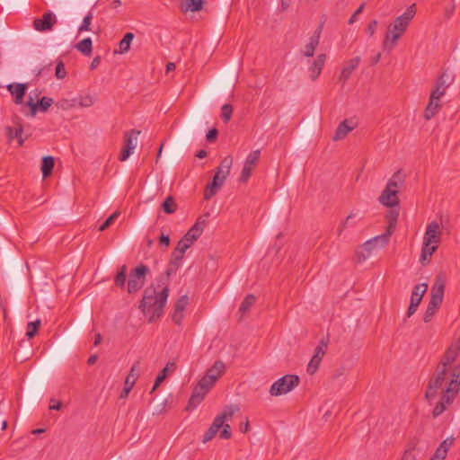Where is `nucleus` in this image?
<instances>
[{
	"label": "nucleus",
	"mask_w": 460,
	"mask_h": 460,
	"mask_svg": "<svg viewBox=\"0 0 460 460\" xmlns=\"http://www.w3.org/2000/svg\"><path fill=\"white\" fill-rule=\"evenodd\" d=\"M208 214H206V215H203V216L198 217L197 221L195 222V224L192 226L196 227L197 230L202 234L207 224H208Z\"/></svg>",
	"instance_id": "nucleus-53"
},
{
	"label": "nucleus",
	"mask_w": 460,
	"mask_h": 460,
	"mask_svg": "<svg viewBox=\"0 0 460 460\" xmlns=\"http://www.w3.org/2000/svg\"><path fill=\"white\" fill-rule=\"evenodd\" d=\"M445 384L447 385L445 381L441 380L438 375H433L429 382L428 388L425 393L426 399L429 401L434 399Z\"/></svg>",
	"instance_id": "nucleus-14"
},
{
	"label": "nucleus",
	"mask_w": 460,
	"mask_h": 460,
	"mask_svg": "<svg viewBox=\"0 0 460 460\" xmlns=\"http://www.w3.org/2000/svg\"><path fill=\"white\" fill-rule=\"evenodd\" d=\"M428 285L426 283L418 284L414 287L411 296V304L420 305L423 296L427 292Z\"/></svg>",
	"instance_id": "nucleus-30"
},
{
	"label": "nucleus",
	"mask_w": 460,
	"mask_h": 460,
	"mask_svg": "<svg viewBox=\"0 0 460 460\" xmlns=\"http://www.w3.org/2000/svg\"><path fill=\"white\" fill-rule=\"evenodd\" d=\"M460 386V363L452 370L451 380L448 386L443 390L442 396L439 402L436 404L433 409L432 415L434 418L440 416L447 408L452 404L456 395L459 392Z\"/></svg>",
	"instance_id": "nucleus-2"
},
{
	"label": "nucleus",
	"mask_w": 460,
	"mask_h": 460,
	"mask_svg": "<svg viewBox=\"0 0 460 460\" xmlns=\"http://www.w3.org/2000/svg\"><path fill=\"white\" fill-rule=\"evenodd\" d=\"M225 368V363L221 360H217L213 366L207 370L205 375L208 376L212 381L217 382V379L224 374Z\"/></svg>",
	"instance_id": "nucleus-28"
},
{
	"label": "nucleus",
	"mask_w": 460,
	"mask_h": 460,
	"mask_svg": "<svg viewBox=\"0 0 460 460\" xmlns=\"http://www.w3.org/2000/svg\"><path fill=\"white\" fill-rule=\"evenodd\" d=\"M6 134L9 139L16 138L18 140L19 146H22L24 143V139L22 137V126L18 123L16 128L6 127Z\"/></svg>",
	"instance_id": "nucleus-35"
},
{
	"label": "nucleus",
	"mask_w": 460,
	"mask_h": 460,
	"mask_svg": "<svg viewBox=\"0 0 460 460\" xmlns=\"http://www.w3.org/2000/svg\"><path fill=\"white\" fill-rule=\"evenodd\" d=\"M355 217L354 214H349L346 218L345 220L338 227V231H337V234L338 235H341V233L349 226H351L350 224V220Z\"/></svg>",
	"instance_id": "nucleus-58"
},
{
	"label": "nucleus",
	"mask_w": 460,
	"mask_h": 460,
	"mask_svg": "<svg viewBox=\"0 0 460 460\" xmlns=\"http://www.w3.org/2000/svg\"><path fill=\"white\" fill-rule=\"evenodd\" d=\"M139 363H140L139 361H137L131 367L130 371H129L128 376L126 377L124 388H123L122 392L120 393L119 398H121V399L127 398L128 396V394L134 387L136 380L137 379V377L139 376V369H138Z\"/></svg>",
	"instance_id": "nucleus-11"
},
{
	"label": "nucleus",
	"mask_w": 460,
	"mask_h": 460,
	"mask_svg": "<svg viewBox=\"0 0 460 460\" xmlns=\"http://www.w3.org/2000/svg\"><path fill=\"white\" fill-rule=\"evenodd\" d=\"M217 135H218L217 129L212 128L208 132V134L206 136V139L208 142L212 143L217 139Z\"/></svg>",
	"instance_id": "nucleus-62"
},
{
	"label": "nucleus",
	"mask_w": 460,
	"mask_h": 460,
	"mask_svg": "<svg viewBox=\"0 0 460 460\" xmlns=\"http://www.w3.org/2000/svg\"><path fill=\"white\" fill-rule=\"evenodd\" d=\"M413 450V447L406 449L402 455V460H417Z\"/></svg>",
	"instance_id": "nucleus-61"
},
{
	"label": "nucleus",
	"mask_w": 460,
	"mask_h": 460,
	"mask_svg": "<svg viewBox=\"0 0 460 460\" xmlns=\"http://www.w3.org/2000/svg\"><path fill=\"white\" fill-rule=\"evenodd\" d=\"M238 410L237 407L228 406L224 410L223 412L218 414L213 420L209 429L206 431L203 437V442L206 443L211 440L216 434L222 428L219 433V438L222 439H229L232 436L231 427L228 424H225L226 420H231L234 412Z\"/></svg>",
	"instance_id": "nucleus-3"
},
{
	"label": "nucleus",
	"mask_w": 460,
	"mask_h": 460,
	"mask_svg": "<svg viewBox=\"0 0 460 460\" xmlns=\"http://www.w3.org/2000/svg\"><path fill=\"white\" fill-rule=\"evenodd\" d=\"M360 63V58L355 57L349 59L345 66L342 67L341 74L339 75L338 81L344 85L349 78L350 77L352 72L358 66Z\"/></svg>",
	"instance_id": "nucleus-15"
},
{
	"label": "nucleus",
	"mask_w": 460,
	"mask_h": 460,
	"mask_svg": "<svg viewBox=\"0 0 460 460\" xmlns=\"http://www.w3.org/2000/svg\"><path fill=\"white\" fill-rule=\"evenodd\" d=\"M460 352V338L454 341L446 350L443 358L440 360V363H445V365L448 367H454L458 354Z\"/></svg>",
	"instance_id": "nucleus-12"
},
{
	"label": "nucleus",
	"mask_w": 460,
	"mask_h": 460,
	"mask_svg": "<svg viewBox=\"0 0 460 460\" xmlns=\"http://www.w3.org/2000/svg\"><path fill=\"white\" fill-rule=\"evenodd\" d=\"M439 240V225L433 221L426 228L423 243L428 246V243H438Z\"/></svg>",
	"instance_id": "nucleus-20"
},
{
	"label": "nucleus",
	"mask_w": 460,
	"mask_h": 460,
	"mask_svg": "<svg viewBox=\"0 0 460 460\" xmlns=\"http://www.w3.org/2000/svg\"><path fill=\"white\" fill-rule=\"evenodd\" d=\"M52 103L53 99L49 97L44 96L39 101V102H34L32 97L30 96L26 105L31 108V115L35 116L38 109H40L41 111L45 112L49 110Z\"/></svg>",
	"instance_id": "nucleus-19"
},
{
	"label": "nucleus",
	"mask_w": 460,
	"mask_h": 460,
	"mask_svg": "<svg viewBox=\"0 0 460 460\" xmlns=\"http://www.w3.org/2000/svg\"><path fill=\"white\" fill-rule=\"evenodd\" d=\"M203 4L204 0H185V8L183 11L198 12L202 9Z\"/></svg>",
	"instance_id": "nucleus-44"
},
{
	"label": "nucleus",
	"mask_w": 460,
	"mask_h": 460,
	"mask_svg": "<svg viewBox=\"0 0 460 460\" xmlns=\"http://www.w3.org/2000/svg\"><path fill=\"white\" fill-rule=\"evenodd\" d=\"M377 248V245L376 243H373V241L370 239L368 241H367L363 245L362 247L360 248V250H358L357 252V255L358 257V261H364L366 260L367 258H368L372 252Z\"/></svg>",
	"instance_id": "nucleus-31"
},
{
	"label": "nucleus",
	"mask_w": 460,
	"mask_h": 460,
	"mask_svg": "<svg viewBox=\"0 0 460 460\" xmlns=\"http://www.w3.org/2000/svg\"><path fill=\"white\" fill-rule=\"evenodd\" d=\"M28 85L27 84L13 83L7 85V90L14 97L13 102L16 104H22L25 96Z\"/></svg>",
	"instance_id": "nucleus-18"
},
{
	"label": "nucleus",
	"mask_w": 460,
	"mask_h": 460,
	"mask_svg": "<svg viewBox=\"0 0 460 460\" xmlns=\"http://www.w3.org/2000/svg\"><path fill=\"white\" fill-rule=\"evenodd\" d=\"M444 296V283L438 279L436 280L435 284L431 288L429 304L439 308L443 302Z\"/></svg>",
	"instance_id": "nucleus-17"
},
{
	"label": "nucleus",
	"mask_w": 460,
	"mask_h": 460,
	"mask_svg": "<svg viewBox=\"0 0 460 460\" xmlns=\"http://www.w3.org/2000/svg\"><path fill=\"white\" fill-rule=\"evenodd\" d=\"M150 273V269L145 264H138L132 269L128 274L127 282V291L128 294H135L143 288L146 283V276Z\"/></svg>",
	"instance_id": "nucleus-5"
},
{
	"label": "nucleus",
	"mask_w": 460,
	"mask_h": 460,
	"mask_svg": "<svg viewBox=\"0 0 460 460\" xmlns=\"http://www.w3.org/2000/svg\"><path fill=\"white\" fill-rule=\"evenodd\" d=\"M140 133V130L137 129L127 131L124 136V146L134 150L137 146V138Z\"/></svg>",
	"instance_id": "nucleus-33"
},
{
	"label": "nucleus",
	"mask_w": 460,
	"mask_h": 460,
	"mask_svg": "<svg viewBox=\"0 0 460 460\" xmlns=\"http://www.w3.org/2000/svg\"><path fill=\"white\" fill-rule=\"evenodd\" d=\"M201 235V233L197 230L196 227L191 226L188 232L184 234V238L189 241L191 244L198 240V238Z\"/></svg>",
	"instance_id": "nucleus-48"
},
{
	"label": "nucleus",
	"mask_w": 460,
	"mask_h": 460,
	"mask_svg": "<svg viewBox=\"0 0 460 460\" xmlns=\"http://www.w3.org/2000/svg\"><path fill=\"white\" fill-rule=\"evenodd\" d=\"M54 165H55V161L52 156L46 155L42 158L41 172H42L43 178H47L51 174Z\"/></svg>",
	"instance_id": "nucleus-36"
},
{
	"label": "nucleus",
	"mask_w": 460,
	"mask_h": 460,
	"mask_svg": "<svg viewBox=\"0 0 460 460\" xmlns=\"http://www.w3.org/2000/svg\"><path fill=\"white\" fill-rule=\"evenodd\" d=\"M256 301L255 296L249 294L247 295L243 301L241 303L239 307V313L241 314V316H244L250 309L253 306L254 303Z\"/></svg>",
	"instance_id": "nucleus-37"
},
{
	"label": "nucleus",
	"mask_w": 460,
	"mask_h": 460,
	"mask_svg": "<svg viewBox=\"0 0 460 460\" xmlns=\"http://www.w3.org/2000/svg\"><path fill=\"white\" fill-rule=\"evenodd\" d=\"M398 192L385 189L379 197V201L387 208H393L399 204Z\"/></svg>",
	"instance_id": "nucleus-22"
},
{
	"label": "nucleus",
	"mask_w": 460,
	"mask_h": 460,
	"mask_svg": "<svg viewBox=\"0 0 460 460\" xmlns=\"http://www.w3.org/2000/svg\"><path fill=\"white\" fill-rule=\"evenodd\" d=\"M405 181V176L402 172L401 170L397 171L393 174V176L389 179L385 188L390 189L391 190H394L395 192H399V189L403 185Z\"/></svg>",
	"instance_id": "nucleus-26"
},
{
	"label": "nucleus",
	"mask_w": 460,
	"mask_h": 460,
	"mask_svg": "<svg viewBox=\"0 0 460 460\" xmlns=\"http://www.w3.org/2000/svg\"><path fill=\"white\" fill-rule=\"evenodd\" d=\"M326 60L325 54H320L316 57V58L313 61L312 65L308 68L310 78L314 81L320 75L324 63Z\"/></svg>",
	"instance_id": "nucleus-21"
},
{
	"label": "nucleus",
	"mask_w": 460,
	"mask_h": 460,
	"mask_svg": "<svg viewBox=\"0 0 460 460\" xmlns=\"http://www.w3.org/2000/svg\"><path fill=\"white\" fill-rule=\"evenodd\" d=\"M179 270V267L175 266L173 263H168V266L165 270V272L164 274L165 275H163L161 274L157 279H156V281H157V286L160 287V286H163V282H167L169 284V279L175 275L177 273Z\"/></svg>",
	"instance_id": "nucleus-34"
},
{
	"label": "nucleus",
	"mask_w": 460,
	"mask_h": 460,
	"mask_svg": "<svg viewBox=\"0 0 460 460\" xmlns=\"http://www.w3.org/2000/svg\"><path fill=\"white\" fill-rule=\"evenodd\" d=\"M198 383L208 392L216 384V382L212 381V379L207 375H205Z\"/></svg>",
	"instance_id": "nucleus-55"
},
{
	"label": "nucleus",
	"mask_w": 460,
	"mask_h": 460,
	"mask_svg": "<svg viewBox=\"0 0 460 460\" xmlns=\"http://www.w3.org/2000/svg\"><path fill=\"white\" fill-rule=\"evenodd\" d=\"M57 22V15L51 11H47L40 18L34 19L33 28L40 32L50 31Z\"/></svg>",
	"instance_id": "nucleus-8"
},
{
	"label": "nucleus",
	"mask_w": 460,
	"mask_h": 460,
	"mask_svg": "<svg viewBox=\"0 0 460 460\" xmlns=\"http://www.w3.org/2000/svg\"><path fill=\"white\" fill-rule=\"evenodd\" d=\"M233 164V158L230 155L226 156L220 165L217 168L216 173L213 177L212 182L206 188L204 199H209L215 196L217 191L224 185L226 179L230 174V170Z\"/></svg>",
	"instance_id": "nucleus-4"
},
{
	"label": "nucleus",
	"mask_w": 460,
	"mask_h": 460,
	"mask_svg": "<svg viewBox=\"0 0 460 460\" xmlns=\"http://www.w3.org/2000/svg\"><path fill=\"white\" fill-rule=\"evenodd\" d=\"M438 309V307H436L435 305H431V304L429 303L428 307H427L426 312L423 316V321L425 323L430 322V320L435 315Z\"/></svg>",
	"instance_id": "nucleus-54"
},
{
	"label": "nucleus",
	"mask_w": 460,
	"mask_h": 460,
	"mask_svg": "<svg viewBox=\"0 0 460 460\" xmlns=\"http://www.w3.org/2000/svg\"><path fill=\"white\" fill-rule=\"evenodd\" d=\"M408 25L396 18L392 25L389 26L388 31L385 33L384 47L385 49H393L396 44L397 40L406 31Z\"/></svg>",
	"instance_id": "nucleus-7"
},
{
	"label": "nucleus",
	"mask_w": 460,
	"mask_h": 460,
	"mask_svg": "<svg viewBox=\"0 0 460 460\" xmlns=\"http://www.w3.org/2000/svg\"><path fill=\"white\" fill-rule=\"evenodd\" d=\"M447 451L438 447L433 456L438 458V460H445V458L447 457Z\"/></svg>",
	"instance_id": "nucleus-64"
},
{
	"label": "nucleus",
	"mask_w": 460,
	"mask_h": 460,
	"mask_svg": "<svg viewBox=\"0 0 460 460\" xmlns=\"http://www.w3.org/2000/svg\"><path fill=\"white\" fill-rule=\"evenodd\" d=\"M208 393V391L198 383L192 391L186 410L190 411L196 408L204 400Z\"/></svg>",
	"instance_id": "nucleus-16"
},
{
	"label": "nucleus",
	"mask_w": 460,
	"mask_h": 460,
	"mask_svg": "<svg viewBox=\"0 0 460 460\" xmlns=\"http://www.w3.org/2000/svg\"><path fill=\"white\" fill-rule=\"evenodd\" d=\"M416 14V4H413L411 6H409L406 11L397 18L400 19L402 22H405L408 26L411 19Z\"/></svg>",
	"instance_id": "nucleus-42"
},
{
	"label": "nucleus",
	"mask_w": 460,
	"mask_h": 460,
	"mask_svg": "<svg viewBox=\"0 0 460 460\" xmlns=\"http://www.w3.org/2000/svg\"><path fill=\"white\" fill-rule=\"evenodd\" d=\"M66 76V71L63 61H58L56 66V77L58 79H64Z\"/></svg>",
	"instance_id": "nucleus-56"
},
{
	"label": "nucleus",
	"mask_w": 460,
	"mask_h": 460,
	"mask_svg": "<svg viewBox=\"0 0 460 460\" xmlns=\"http://www.w3.org/2000/svg\"><path fill=\"white\" fill-rule=\"evenodd\" d=\"M438 101L439 100L433 99L431 96H429V103L424 111V118L426 120H429L438 113L440 108Z\"/></svg>",
	"instance_id": "nucleus-32"
},
{
	"label": "nucleus",
	"mask_w": 460,
	"mask_h": 460,
	"mask_svg": "<svg viewBox=\"0 0 460 460\" xmlns=\"http://www.w3.org/2000/svg\"><path fill=\"white\" fill-rule=\"evenodd\" d=\"M189 304V298L187 295H183L178 298L174 305V310L172 315V320L175 324H181L183 319V312L185 311Z\"/></svg>",
	"instance_id": "nucleus-13"
},
{
	"label": "nucleus",
	"mask_w": 460,
	"mask_h": 460,
	"mask_svg": "<svg viewBox=\"0 0 460 460\" xmlns=\"http://www.w3.org/2000/svg\"><path fill=\"white\" fill-rule=\"evenodd\" d=\"M192 244L187 241L184 237H182L177 243V246L173 252L184 254V252L191 246Z\"/></svg>",
	"instance_id": "nucleus-49"
},
{
	"label": "nucleus",
	"mask_w": 460,
	"mask_h": 460,
	"mask_svg": "<svg viewBox=\"0 0 460 460\" xmlns=\"http://www.w3.org/2000/svg\"><path fill=\"white\" fill-rule=\"evenodd\" d=\"M134 34L132 32H127L124 37L120 40L119 47V53L124 54L127 53L130 49V44L134 39Z\"/></svg>",
	"instance_id": "nucleus-40"
},
{
	"label": "nucleus",
	"mask_w": 460,
	"mask_h": 460,
	"mask_svg": "<svg viewBox=\"0 0 460 460\" xmlns=\"http://www.w3.org/2000/svg\"><path fill=\"white\" fill-rule=\"evenodd\" d=\"M327 346L328 341L321 340L317 347L314 349V353L307 365V373L309 375H314L317 371L320 363L325 355Z\"/></svg>",
	"instance_id": "nucleus-9"
},
{
	"label": "nucleus",
	"mask_w": 460,
	"mask_h": 460,
	"mask_svg": "<svg viewBox=\"0 0 460 460\" xmlns=\"http://www.w3.org/2000/svg\"><path fill=\"white\" fill-rule=\"evenodd\" d=\"M322 26H320L310 38L309 43L306 44L302 50L304 56L311 58L314 55L315 49L319 45Z\"/></svg>",
	"instance_id": "nucleus-23"
},
{
	"label": "nucleus",
	"mask_w": 460,
	"mask_h": 460,
	"mask_svg": "<svg viewBox=\"0 0 460 460\" xmlns=\"http://www.w3.org/2000/svg\"><path fill=\"white\" fill-rule=\"evenodd\" d=\"M300 378L297 375H286L274 382L270 388L271 396L286 394L298 386Z\"/></svg>",
	"instance_id": "nucleus-6"
},
{
	"label": "nucleus",
	"mask_w": 460,
	"mask_h": 460,
	"mask_svg": "<svg viewBox=\"0 0 460 460\" xmlns=\"http://www.w3.org/2000/svg\"><path fill=\"white\" fill-rule=\"evenodd\" d=\"M437 248L438 246L432 245V243H428V246L423 243L421 249L420 262L425 264L426 261H429V258L436 252Z\"/></svg>",
	"instance_id": "nucleus-41"
},
{
	"label": "nucleus",
	"mask_w": 460,
	"mask_h": 460,
	"mask_svg": "<svg viewBox=\"0 0 460 460\" xmlns=\"http://www.w3.org/2000/svg\"><path fill=\"white\" fill-rule=\"evenodd\" d=\"M177 205L172 196H168L162 204V209L166 214H172L176 211Z\"/></svg>",
	"instance_id": "nucleus-45"
},
{
	"label": "nucleus",
	"mask_w": 460,
	"mask_h": 460,
	"mask_svg": "<svg viewBox=\"0 0 460 460\" xmlns=\"http://www.w3.org/2000/svg\"><path fill=\"white\" fill-rule=\"evenodd\" d=\"M398 212L396 211H390V213L387 215V227L386 231L393 234L396 227V222L398 218Z\"/></svg>",
	"instance_id": "nucleus-46"
},
{
	"label": "nucleus",
	"mask_w": 460,
	"mask_h": 460,
	"mask_svg": "<svg viewBox=\"0 0 460 460\" xmlns=\"http://www.w3.org/2000/svg\"><path fill=\"white\" fill-rule=\"evenodd\" d=\"M233 114V107L231 104L226 103L222 106L221 117L224 122H228L231 119Z\"/></svg>",
	"instance_id": "nucleus-50"
},
{
	"label": "nucleus",
	"mask_w": 460,
	"mask_h": 460,
	"mask_svg": "<svg viewBox=\"0 0 460 460\" xmlns=\"http://www.w3.org/2000/svg\"><path fill=\"white\" fill-rule=\"evenodd\" d=\"M454 443L453 438H447L445 440L442 441V443L439 445V447L442 449H445L447 453L448 452L449 448Z\"/></svg>",
	"instance_id": "nucleus-63"
},
{
	"label": "nucleus",
	"mask_w": 460,
	"mask_h": 460,
	"mask_svg": "<svg viewBox=\"0 0 460 460\" xmlns=\"http://www.w3.org/2000/svg\"><path fill=\"white\" fill-rule=\"evenodd\" d=\"M93 18V13L89 12L84 18L82 24L79 26V29H78L79 32L84 31H91L90 25H91Z\"/></svg>",
	"instance_id": "nucleus-52"
},
{
	"label": "nucleus",
	"mask_w": 460,
	"mask_h": 460,
	"mask_svg": "<svg viewBox=\"0 0 460 460\" xmlns=\"http://www.w3.org/2000/svg\"><path fill=\"white\" fill-rule=\"evenodd\" d=\"M391 235L392 234L385 230L384 234L376 235L373 237L371 240L373 241L374 243L377 245V248H383L389 243Z\"/></svg>",
	"instance_id": "nucleus-43"
},
{
	"label": "nucleus",
	"mask_w": 460,
	"mask_h": 460,
	"mask_svg": "<svg viewBox=\"0 0 460 460\" xmlns=\"http://www.w3.org/2000/svg\"><path fill=\"white\" fill-rule=\"evenodd\" d=\"M445 76H446V74L443 73L438 77V79L436 81V84H435V89L430 93V96L433 99L439 100L442 96L445 95L446 90L449 85V84L447 83Z\"/></svg>",
	"instance_id": "nucleus-24"
},
{
	"label": "nucleus",
	"mask_w": 460,
	"mask_h": 460,
	"mask_svg": "<svg viewBox=\"0 0 460 460\" xmlns=\"http://www.w3.org/2000/svg\"><path fill=\"white\" fill-rule=\"evenodd\" d=\"M355 128H356V124L355 123H351V125H349V120L348 119H344L337 127V129L335 131V134H334L332 139L334 141H338V140L343 139Z\"/></svg>",
	"instance_id": "nucleus-25"
},
{
	"label": "nucleus",
	"mask_w": 460,
	"mask_h": 460,
	"mask_svg": "<svg viewBox=\"0 0 460 460\" xmlns=\"http://www.w3.org/2000/svg\"><path fill=\"white\" fill-rule=\"evenodd\" d=\"M126 279H127V266L122 265L116 274L114 278V284L116 287L119 288H124L126 286Z\"/></svg>",
	"instance_id": "nucleus-39"
},
{
	"label": "nucleus",
	"mask_w": 460,
	"mask_h": 460,
	"mask_svg": "<svg viewBox=\"0 0 460 460\" xmlns=\"http://www.w3.org/2000/svg\"><path fill=\"white\" fill-rule=\"evenodd\" d=\"M260 156H261L260 150L252 151V153H250L247 155L246 160L243 164V170L240 174V178H239L240 181L246 182L249 180L253 168L256 166V164L260 159Z\"/></svg>",
	"instance_id": "nucleus-10"
},
{
	"label": "nucleus",
	"mask_w": 460,
	"mask_h": 460,
	"mask_svg": "<svg viewBox=\"0 0 460 460\" xmlns=\"http://www.w3.org/2000/svg\"><path fill=\"white\" fill-rule=\"evenodd\" d=\"M93 103H94V98L91 95H85V96L80 97L79 102H78V104L81 107H85V108L93 106Z\"/></svg>",
	"instance_id": "nucleus-57"
},
{
	"label": "nucleus",
	"mask_w": 460,
	"mask_h": 460,
	"mask_svg": "<svg viewBox=\"0 0 460 460\" xmlns=\"http://www.w3.org/2000/svg\"><path fill=\"white\" fill-rule=\"evenodd\" d=\"M159 288H161V290L157 291L154 285L147 287L144 290L143 297L139 304V309L145 315L149 317V323L155 322L163 315L169 296L170 289L167 282H163V286Z\"/></svg>",
	"instance_id": "nucleus-1"
},
{
	"label": "nucleus",
	"mask_w": 460,
	"mask_h": 460,
	"mask_svg": "<svg viewBox=\"0 0 460 460\" xmlns=\"http://www.w3.org/2000/svg\"><path fill=\"white\" fill-rule=\"evenodd\" d=\"M182 258H183L182 254H180V253H177V252H173L172 253V258H171L169 262L170 263H173L175 266L180 268L181 261Z\"/></svg>",
	"instance_id": "nucleus-60"
},
{
	"label": "nucleus",
	"mask_w": 460,
	"mask_h": 460,
	"mask_svg": "<svg viewBox=\"0 0 460 460\" xmlns=\"http://www.w3.org/2000/svg\"><path fill=\"white\" fill-rule=\"evenodd\" d=\"M175 368H176V366H175L174 362H168L166 367H164L161 370V372L158 374V376H156V379L155 381V384L153 385V388H152L150 394H153L158 388V386L164 382V380L166 378V376L168 375V372L174 371Z\"/></svg>",
	"instance_id": "nucleus-29"
},
{
	"label": "nucleus",
	"mask_w": 460,
	"mask_h": 460,
	"mask_svg": "<svg viewBox=\"0 0 460 460\" xmlns=\"http://www.w3.org/2000/svg\"><path fill=\"white\" fill-rule=\"evenodd\" d=\"M40 320H36L34 322H30L28 324H27V332H26V336L29 338V339H31L33 338L37 332H38V329L40 328Z\"/></svg>",
	"instance_id": "nucleus-47"
},
{
	"label": "nucleus",
	"mask_w": 460,
	"mask_h": 460,
	"mask_svg": "<svg viewBox=\"0 0 460 460\" xmlns=\"http://www.w3.org/2000/svg\"><path fill=\"white\" fill-rule=\"evenodd\" d=\"M364 7H365V4H361L358 6V8L353 13V14L349 19V24H353L356 22L358 16L363 12Z\"/></svg>",
	"instance_id": "nucleus-59"
},
{
	"label": "nucleus",
	"mask_w": 460,
	"mask_h": 460,
	"mask_svg": "<svg viewBox=\"0 0 460 460\" xmlns=\"http://www.w3.org/2000/svg\"><path fill=\"white\" fill-rule=\"evenodd\" d=\"M75 48L82 54H84V56L89 57V56H91L92 51H93V42H92V40L90 38H85V39L82 40L81 41H79L76 44Z\"/></svg>",
	"instance_id": "nucleus-38"
},
{
	"label": "nucleus",
	"mask_w": 460,
	"mask_h": 460,
	"mask_svg": "<svg viewBox=\"0 0 460 460\" xmlns=\"http://www.w3.org/2000/svg\"><path fill=\"white\" fill-rule=\"evenodd\" d=\"M454 365V367H448L445 365V363H438L434 375H438L441 380L445 381L447 383V386H448V384L451 380V372L452 370L457 366Z\"/></svg>",
	"instance_id": "nucleus-27"
},
{
	"label": "nucleus",
	"mask_w": 460,
	"mask_h": 460,
	"mask_svg": "<svg viewBox=\"0 0 460 460\" xmlns=\"http://www.w3.org/2000/svg\"><path fill=\"white\" fill-rule=\"evenodd\" d=\"M119 211H115L113 214H111L105 221L104 223L100 226L99 227V231H104L106 230L108 227H110L116 220L117 218L119 217Z\"/></svg>",
	"instance_id": "nucleus-51"
}]
</instances>
